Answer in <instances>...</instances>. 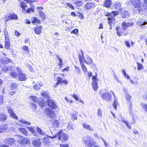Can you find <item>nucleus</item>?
<instances>
[{
    "label": "nucleus",
    "instance_id": "nucleus-1",
    "mask_svg": "<svg viewBox=\"0 0 147 147\" xmlns=\"http://www.w3.org/2000/svg\"><path fill=\"white\" fill-rule=\"evenodd\" d=\"M50 137L53 139L57 138L59 140H61L62 141H65L68 138V135L64 133L62 130H60L57 134Z\"/></svg>",
    "mask_w": 147,
    "mask_h": 147
},
{
    "label": "nucleus",
    "instance_id": "nucleus-2",
    "mask_svg": "<svg viewBox=\"0 0 147 147\" xmlns=\"http://www.w3.org/2000/svg\"><path fill=\"white\" fill-rule=\"evenodd\" d=\"M119 13V11H112L111 13L108 14V19L109 20L108 24L111 25L112 23H115V20L114 17L116 16Z\"/></svg>",
    "mask_w": 147,
    "mask_h": 147
},
{
    "label": "nucleus",
    "instance_id": "nucleus-3",
    "mask_svg": "<svg viewBox=\"0 0 147 147\" xmlns=\"http://www.w3.org/2000/svg\"><path fill=\"white\" fill-rule=\"evenodd\" d=\"M16 136L20 139L18 140V142L20 144L25 146L30 144V140L29 139L24 138L22 136L19 135H16Z\"/></svg>",
    "mask_w": 147,
    "mask_h": 147
},
{
    "label": "nucleus",
    "instance_id": "nucleus-4",
    "mask_svg": "<svg viewBox=\"0 0 147 147\" xmlns=\"http://www.w3.org/2000/svg\"><path fill=\"white\" fill-rule=\"evenodd\" d=\"M84 143L88 147H91L95 143L93 139L89 136L86 137L84 139Z\"/></svg>",
    "mask_w": 147,
    "mask_h": 147
},
{
    "label": "nucleus",
    "instance_id": "nucleus-5",
    "mask_svg": "<svg viewBox=\"0 0 147 147\" xmlns=\"http://www.w3.org/2000/svg\"><path fill=\"white\" fill-rule=\"evenodd\" d=\"M92 87L95 91H96L98 88L97 81L99 80L97 78L96 76H94L92 77Z\"/></svg>",
    "mask_w": 147,
    "mask_h": 147
},
{
    "label": "nucleus",
    "instance_id": "nucleus-6",
    "mask_svg": "<svg viewBox=\"0 0 147 147\" xmlns=\"http://www.w3.org/2000/svg\"><path fill=\"white\" fill-rule=\"evenodd\" d=\"M124 91L125 94V98L126 99L127 103L129 105V107L131 109L132 107V103L130 101V100L131 99V97L130 96L129 94L127 93V90L125 88L123 89Z\"/></svg>",
    "mask_w": 147,
    "mask_h": 147
},
{
    "label": "nucleus",
    "instance_id": "nucleus-7",
    "mask_svg": "<svg viewBox=\"0 0 147 147\" xmlns=\"http://www.w3.org/2000/svg\"><path fill=\"white\" fill-rule=\"evenodd\" d=\"M45 113L49 117L52 119L54 118L55 116L54 112L49 108H47L45 110Z\"/></svg>",
    "mask_w": 147,
    "mask_h": 147
},
{
    "label": "nucleus",
    "instance_id": "nucleus-8",
    "mask_svg": "<svg viewBox=\"0 0 147 147\" xmlns=\"http://www.w3.org/2000/svg\"><path fill=\"white\" fill-rule=\"evenodd\" d=\"M141 0H131V2L135 8H138V11L141 5Z\"/></svg>",
    "mask_w": 147,
    "mask_h": 147
},
{
    "label": "nucleus",
    "instance_id": "nucleus-9",
    "mask_svg": "<svg viewBox=\"0 0 147 147\" xmlns=\"http://www.w3.org/2000/svg\"><path fill=\"white\" fill-rule=\"evenodd\" d=\"M96 6V4L93 2L87 3L86 4L84 8L86 10H89L91 8H94Z\"/></svg>",
    "mask_w": 147,
    "mask_h": 147
},
{
    "label": "nucleus",
    "instance_id": "nucleus-10",
    "mask_svg": "<svg viewBox=\"0 0 147 147\" xmlns=\"http://www.w3.org/2000/svg\"><path fill=\"white\" fill-rule=\"evenodd\" d=\"M7 110L8 113H9L10 116L12 118L16 119L17 120L18 119V117L17 115L13 112L12 109L10 107H7Z\"/></svg>",
    "mask_w": 147,
    "mask_h": 147
},
{
    "label": "nucleus",
    "instance_id": "nucleus-11",
    "mask_svg": "<svg viewBox=\"0 0 147 147\" xmlns=\"http://www.w3.org/2000/svg\"><path fill=\"white\" fill-rule=\"evenodd\" d=\"M48 106L52 109H55L57 108V106L55 102L50 99H48L47 100Z\"/></svg>",
    "mask_w": 147,
    "mask_h": 147
},
{
    "label": "nucleus",
    "instance_id": "nucleus-12",
    "mask_svg": "<svg viewBox=\"0 0 147 147\" xmlns=\"http://www.w3.org/2000/svg\"><path fill=\"white\" fill-rule=\"evenodd\" d=\"M134 24L133 22H123L122 24V26L123 29L124 30H126L127 28L129 26H131Z\"/></svg>",
    "mask_w": 147,
    "mask_h": 147
},
{
    "label": "nucleus",
    "instance_id": "nucleus-13",
    "mask_svg": "<svg viewBox=\"0 0 147 147\" xmlns=\"http://www.w3.org/2000/svg\"><path fill=\"white\" fill-rule=\"evenodd\" d=\"M136 25L138 26H140L143 27V25H145L147 24V22L145 20L142 18L139 19L136 22Z\"/></svg>",
    "mask_w": 147,
    "mask_h": 147
},
{
    "label": "nucleus",
    "instance_id": "nucleus-14",
    "mask_svg": "<svg viewBox=\"0 0 147 147\" xmlns=\"http://www.w3.org/2000/svg\"><path fill=\"white\" fill-rule=\"evenodd\" d=\"M50 137L47 136L44 137L42 141V142L46 145H49L51 142L49 139V138H51Z\"/></svg>",
    "mask_w": 147,
    "mask_h": 147
},
{
    "label": "nucleus",
    "instance_id": "nucleus-15",
    "mask_svg": "<svg viewBox=\"0 0 147 147\" xmlns=\"http://www.w3.org/2000/svg\"><path fill=\"white\" fill-rule=\"evenodd\" d=\"M10 40L9 37H6L5 38V47L6 49H10Z\"/></svg>",
    "mask_w": 147,
    "mask_h": 147
},
{
    "label": "nucleus",
    "instance_id": "nucleus-16",
    "mask_svg": "<svg viewBox=\"0 0 147 147\" xmlns=\"http://www.w3.org/2000/svg\"><path fill=\"white\" fill-rule=\"evenodd\" d=\"M15 142V140L14 139L10 138H7L5 140V143L9 145H11L14 144Z\"/></svg>",
    "mask_w": 147,
    "mask_h": 147
},
{
    "label": "nucleus",
    "instance_id": "nucleus-17",
    "mask_svg": "<svg viewBox=\"0 0 147 147\" xmlns=\"http://www.w3.org/2000/svg\"><path fill=\"white\" fill-rule=\"evenodd\" d=\"M41 28L42 27L41 26H37L34 28L33 29L36 34H40L41 32Z\"/></svg>",
    "mask_w": 147,
    "mask_h": 147
},
{
    "label": "nucleus",
    "instance_id": "nucleus-18",
    "mask_svg": "<svg viewBox=\"0 0 147 147\" xmlns=\"http://www.w3.org/2000/svg\"><path fill=\"white\" fill-rule=\"evenodd\" d=\"M83 125L84 128L87 130H89L90 131H93L94 130V129L92 127H90V125L87 124L83 123Z\"/></svg>",
    "mask_w": 147,
    "mask_h": 147
},
{
    "label": "nucleus",
    "instance_id": "nucleus-19",
    "mask_svg": "<svg viewBox=\"0 0 147 147\" xmlns=\"http://www.w3.org/2000/svg\"><path fill=\"white\" fill-rule=\"evenodd\" d=\"M111 92L112 93L114 97V100L113 104V105L115 109L116 110L117 105L118 104L117 99L116 98L114 93L113 92Z\"/></svg>",
    "mask_w": 147,
    "mask_h": 147
},
{
    "label": "nucleus",
    "instance_id": "nucleus-20",
    "mask_svg": "<svg viewBox=\"0 0 147 147\" xmlns=\"http://www.w3.org/2000/svg\"><path fill=\"white\" fill-rule=\"evenodd\" d=\"M18 77L19 80L21 81H24L26 78L25 75L22 73H20L18 76Z\"/></svg>",
    "mask_w": 147,
    "mask_h": 147
},
{
    "label": "nucleus",
    "instance_id": "nucleus-21",
    "mask_svg": "<svg viewBox=\"0 0 147 147\" xmlns=\"http://www.w3.org/2000/svg\"><path fill=\"white\" fill-rule=\"evenodd\" d=\"M18 129V131L22 132L24 135L26 136H28L27 131L24 128L22 127L19 128Z\"/></svg>",
    "mask_w": 147,
    "mask_h": 147
},
{
    "label": "nucleus",
    "instance_id": "nucleus-22",
    "mask_svg": "<svg viewBox=\"0 0 147 147\" xmlns=\"http://www.w3.org/2000/svg\"><path fill=\"white\" fill-rule=\"evenodd\" d=\"M121 15L122 17L128 18L129 16V13L127 11H123L121 12Z\"/></svg>",
    "mask_w": 147,
    "mask_h": 147
},
{
    "label": "nucleus",
    "instance_id": "nucleus-23",
    "mask_svg": "<svg viewBox=\"0 0 147 147\" xmlns=\"http://www.w3.org/2000/svg\"><path fill=\"white\" fill-rule=\"evenodd\" d=\"M32 144L35 146L39 147L41 145V142L38 140H34L32 141Z\"/></svg>",
    "mask_w": 147,
    "mask_h": 147
},
{
    "label": "nucleus",
    "instance_id": "nucleus-24",
    "mask_svg": "<svg viewBox=\"0 0 147 147\" xmlns=\"http://www.w3.org/2000/svg\"><path fill=\"white\" fill-rule=\"evenodd\" d=\"M42 86V84L41 83H37L34 85L33 88L34 89L36 90L39 89L40 87Z\"/></svg>",
    "mask_w": 147,
    "mask_h": 147
},
{
    "label": "nucleus",
    "instance_id": "nucleus-25",
    "mask_svg": "<svg viewBox=\"0 0 147 147\" xmlns=\"http://www.w3.org/2000/svg\"><path fill=\"white\" fill-rule=\"evenodd\" d=\"M7 127L6 125H0V133L4 132Z\"/></svg>",
    "mask_w": 147,
    "mask_h": 147
},
{
    "label": "nucleus",
    "instance_id": "nucleus-26",
    "mask_svg": "<svg viewBox=\"0 0 147 147\" xmlns=\"http://www.w3.org/2000/svg\"><path fill=\"white\" fill-rule=\"evenodd\" d=\"M31 21L33 24H39L40 23V21L35 17H33L31 19Z\"/></svg>",
    "mask_w": 147,
    "mask_h": 147
},
{
    "label": "nucleus",
    "instance_id": "nucleus-27",
    "mask_svg": "<svg viewBox=\"0 0 147 147\" xmlns=\"http://www.w3.org/2000/svg\"><path fill=\"white\" fill-rule=\"evenodd\" d=\"M7 119L6 116L4 114L1 113H0V121H4Z\"/></svg>",
    "mask_w": 147,
    "mask_h": 147
},
{
    "label": "nucleus",
    "instance_id": "nucleus-28",
    "mask_svg": "<svg viewBox=\"0 0 147 147\" xmlns=\"http://www.w3.org/2000/svg\"><path fill=\"white\" fill-rule=\"evenodd\" d=\"M84 61L85 63L87 64H90L92 63V59L88 56L86 57V59H84Z\"/></svg>",
    "mask_w": 147,
    "mask_h": 147
},
{
    "label": "nucleus",
    "instance_id": "nucleus-29",
    "mask_svg": "<svg viewBox=\"0 0 147 147\" xmlns=\"http://www.w3.org/2000/svg\"><path fill=\"white\" fill-rule=\"evenodd\" d=\"M81 68L84 74H86L87 71V69L86 66L84 65L83 62L81 63H80Z\"/></svg>",
    "mask_w": 147,
    "mask_h": 147
},
{
    "label": "nucleus",
    "instance_id": "nucleus-30",
    "mask_svg": "<svg viewBox=\"0 0 147 147\" xmlns=\"http://www.w3.org/2000/svg\"><path fill=\"white\" fill-rule=\"evenodd\" d=\"M20 6L22 8L23 12L24 13V12L26 11L25 8L27 7V5H25L24 2H22L20 3Z\"/></svg>",
    "mask_w": 147,
    "mask_h": 147
},
{
    "label": "nucleus",
    "instance_id": "nucleus-31",
    "mask_svg": "<svg viewBox=\"0 0 147 147\" xmlns=\"http://www.w3.org/2000/svg\"><path fill=\"white\" fill-rule=\"evenodd\" d=\"M111 4V0H106L105 2L104 5L107 7H109Z\"/></svg>",
    "mask_w": 147,
    "mask_h": 147
},
{
    "label": "nucleus",
    "instance_id": "nucleus-32",
    "mask_svg": "<svg viewBox=\"0 0 147 147\" xmlns=\"http://www.w3.org/2000/svg\"><path fill=\"white\" fill-rule=\"evenodd\" d=\"M27 128L28 129V130L33 134V136H36V135L37 134L36 132L34 131L33 127H27Z\"/></svg>",
    "mask_w": 147,
    "mask_h": 147
},
{
    "label": "nucleus",
    "instance_id": "nucleus-33",
    "mask_svg": "<svg viewBox=\"0 0 147 147\" xmlns=\"http://www.w3.org/2000/svg\"><path fill=\"white\" fill-rule=\"evenodd\" d=\"M137 64V69L138 71L142 70L144 69V66L140 63L138 62H136Z\"/></svg>",
    "mask_w": 147,
    "mask_h": 147
},
{
    "label": "nucleus",
    "instance_id": "nucleus-34",
    "mask_svg": "<svg viewBox=\"0 0 147 147\" xmlns=\"http://www.w3.org/2000/svg\"><path fill=\"white\" fill-rule=\"evenodd\" d=\"M34 7L32 6L31 7L29 8L25 12L26 13H33L34 12Z\"/></svg>",
    "mask_w": 147,
    "mask_h": 147
},
{
    "label": "nucleus",
    "instance_id": "nucleus-35",
    "mask_svg": "<svg viewBox=\"0 0 147 147\" xmlns=\"http://www.w3.org/2000/svg\"><path fill=\"white\" fill-rule=\"evenodd\" d=\"M81 52L82 55H79L78 56V57L80 63H81L83 62V60H84V59H84V55H83V53L82 51H81Z\"/></svg>",
    "mask_w": 147,
    "mask_h": 147
},
{
    "label": "nucleus",
    "instance_id": "nucleus-36",
    "mask_svg": "<svg viewBox=\"0 0 147 147\" xmlns=\"http://www.w3.org/2000/svg\"><path fill=\"white\" fill-rule=\"evenodd\" d=\"M121 3L119 2L115 3V8L118 9H121Z\"/></svg>",
    "mask_w": 147,
    "mask_h": 147
},
{
    "label": "nucleus",
    "instance_id": "nucleus-37",
    "mask_svg": "<svg viewBox=\"0 0 147 147\" xmlns=\"http://www.w3.org/2000/svg\"><path fill=\"white\" fill-rule=\"evenodd\" d=\"M41 94L42 96L45 98H49L48 93L47 92L44 91L41 92Z\"/></svg>",
    "mask_w": 147,
    "mask_h": 147
},
{
    "label": "nucleus",
    "instance_id": "nucleus-38",
    "mask_svg": "<svg viewBox=\"0 0 147 147\" xmlns=\"http://www.w3.org/2000/svg\"><path fill=\"white\" fill-rule=\"evenodd\" d=\"M10 75L12 78H15L18 76V75L16 72H15L13 70H11L10 72Z\"/></svg>",
    "mask_w": 147,
    "mask_h": 147
},
{
    "label": "nucleus",
    "instance_id": "nucleus-39",
    "mask_svg": "<svg viewBox=\"0 0 147 147\" xmlns=\"http://www.w3.org/2000/svg\"><path fill=\"white\" fill-rule=\"evenodd\" d=\"M11 20H17L18 19V17L17 15L15 13H11L10 14Z\"/></svg>",
    "mask_w": 147,
    "mask_h": 147
},
{
    "label": "nucleus",
    "instance_id": "nucleus-40",
    "mask_svg": "<svg viewBox=\"0 0 147 147\" xmlns=\"http://www.w3.org/2000/svg\"><path fill=\"white\" fill-rule=\"evenodd\" d=\"M37 131L40 135H45V134L43 132L41 129L38 127H36Z\"/></svg>",
    "mask_w": 147,
    "mask_h": 147
},
{
    "label": "nucleus",
    "instance_id": "nucleus-41",
    "mask_svg": "<svg viewBox=\"0 0 147 147\" xmlns=\"http://www.w3.org/2000/svg\"><path fill=\"white\" fill-rule=\"evenodd\" d=\"M19 121L21 122L22 123L26 124L27 125H30L31 124V123L26 121L24 119H20L19 120Z\"/></svg>",
    "mask_w": 147,
    "mask_h": 147
},
{
    "label": "nucleus",
    "instance_id": "nucleus-42",
    "mask_svg": "<svg viewBox=\"0 0 147 147\" xmlns=\"http://www.w3.org/2000/svg\"><path fill=\"white\" fill-rule=\"evenodd\" d=\"M12 67L11 66H5L3 67L2 70L4 72H6L8 70H10L12 69Z\"/></svg>",
    "mask_w": 147,
    "mask_h": 147
},
{
    "label": "nucleus",
    "instance_id": "nucleus-43",
    "mask_svg": "<svg viewBox=\"0 0 147 147\" xmlns=\"http://www.w3.org/2000/svg\"><path fill=\"white\" fill-rule=\"evenodd\" d=\"M116 29L117 35L119 36H121L123 34V33L121 32V30L119 29V27H117L116 28Z\"/></svg>",
    "mask_w": 147,
    "mask_h": 147
},
{
    "label": "nucleus",
    "instance_id": "nucleus-44",
    "mask_svg": "<svg viewBox=\"0 0 147 147\" xmlns=\"http://www.w3.org/2000/svg\"><path fill=\"white\" fill-rule=\"evenodd\" d=\"M29 98L30 99H31L32 101L35 102H37L38 101V98L35 96H30L29 97Z\"/></svg>",
    "mask_w": 147,
    "mask_h": 147
},
{
    "label": "nucleus",
    "instance_id": "nucleus-45",
    "mask_svg": "<svg viewBox=\"0 0 147 147\" xmlns=\"http://www.w3.org/2000/svg\"><path fill=\"white\" fill-rule=\"evenodd\" d=\"M22 49L26 54H28L29 53V48L28 47L26 46H24L22 47Z\"/></svg>",
    "mask_w": 147,
    "mask_h": 147
},
{
    "label": "nucleus",
    "instance_id": "nucleus-46",
    "mask_svg": "<svg viewBox=\"0 0 147 147\" xmlns=\"http://www.w3.org/2000/svg\"><path fill=\"white\" fill-rule=\"evenodd\" d=\"M40 15L42 19L44 20L45 18V13L41 11H40L39 12Z\"/></svg>",
    "mask_w": 147,
    "mask_h": 147
},
{
    "label": "nucleus",
    "instance_id": "nucleus-47",
    "mask_svg": "<svg viewBox=\"0 0 147 147\" xmlns=\"http://www.w3.org/2000/svg\"><path fill=\"white\" fill-rule=\"evenodd\" d=\"M107 93H108V92L104 93L101 96L102 98H103L105 100H107V98H108Z\"/></svg>",
    "mask_w": 147,
    "mask_h": 147
},
{
    "label": "nucleus",
    "instance_id": "nucleus-48",
    "mask_svg": "<svg viewBox=\"0 0 147 147\" xmlns=\"http://www.w3.org/2000/svg\"><path fill=\"white\" fill-rule=\"evenodd\" d=\"M53 126L54 127H59V123L57 121H54L53 124Z\"/></svg>",
    "mask_w": 147,
    "mask_h": 147
},
{
    "label": "nucleus",
    "instance_id": "nucleus-49",
    "mask_svg": "<svg viewBox=\"0 0 147 147\" xmlns=\"http://www.w3.org/2000/svg\"><path fill=\"white\" fill-rule=\"evenodd\" d=\"M17 84L15 83H13L11 84V89L13 90L16 89L17 87Z\"/></svg>",
    "mask_w": 147,
    "mask_h": 147
},
{
    "label": "nucleus",
    "instance_id": "nucleus-50",
    "mask_svg": "<svg viewBox=\"0 0 147 147\" xmlns=\"http://www.w3.org/2000/svg\"><path fill=\"white\" fill-rule=\"evenodd\" d=\"M10 61V59L7 58L3 59L2 61V63H7Z\"/></svg>",
    "mask_w": 147,
    "mask_h": 147
},
{
    "label": "nucleus",
    "instance_id": "nucleus-51",
    "mask_svg": "<svg viewBox=\"0 0 147 147\" xmlns=\"http://www.w3.org/2000/svg\"><path fill=\"white\" fill-rule=\"evenodd\" d=\"M75 4L78 6H80L82 5V1H77L75 2Z\"/></svg>",
    "mask_w": 147,
    "mask_h": 147
},
{
    "label": "nucleus",
    "instance_id": "nucleus-52",
    "mask_svg": "<svg viewBox=\"0 0 147 147\" xmlns=\"http://www.w3.org/2000/svg\"><path fill=\"white\" fill-rule=\"evenodd\" d=\"M141 106L142 108L146 111H147V105L144 103H142Z\"/></svg>",
    "mask_w": 147,
    "mask_h": 147
},
{
    "label": "nucleus",
    "instance_id": "nucleus-53",
    "mask_svg": "<svg viewBox=\"0 0 147 147\" xmlns=\"http://www.w3.org/2000/svg\"><path fill=\"white\" fill-rule=\"evenodd\" d=\"M78 30L77 29H75L73 30L71 32V34H78Z\"/></svg>",
    "mask_w": 147,
    "mask_h": 147
},
{
    "label": "nucleus",
    "instance_id": "nucleus-54",
    "mask_svg": "<svg viewBox=\"0 0 147 147\" xmlns=\"http://www.w3.org/2000/svg\"><path fill=\"white\" fill-rule=\"evenodd\" d=\"M57 80L58 83L60 84L62 82L63 80L61 78L59 77H57Z\"/></svg>",
    "mask_w": 147,
    "mask_h": 147
},
{
    "label": "nucleus",
    "instance_id": "nucleus-55",
    "mask_svg": "<svg viewBox=\"0 0 147 147\" xmlns=\"http://www.w3.org/2000/svg\"><path fill=\"white\" fill-rule=\"evenodd\" d=\"M32 108L34 111H35L36 109V104L34 103H32L31 104Z\"/></svg>",
    "mask_w": 147,
    "mask_h": 147
},
{
    "label": "nucleus",
    "instance_id": "nucleus-56",
    "mask_svg": "<svg viewBox=\"0 0 147 147\" xmlns=\"http://www.w3.org/2000/svg\"><path fill=\"white\" fill-rule=\"evenodd\" d=\"M102 112L101 110L100 109H98V116L100 117H102Z\"/></svg>",
    "mask_w": 147,
    "mask_h": 147
},
{
    "label": "nucleus",
    "instance_id": "nucleus-57",
    "mask_svg": "<svg viewBox=\"0 0 147 147\" xmlns=\"http://www.w3.org/2000/svg\"><path fill=\"white\" fill-rule=\"evenodd\" d=\"M4 34L5 36V38H6V37H9L8 35V34L7 32L5 29V30L4 31Z\"/></svg>",
    "mask_w": 147,
    "mask_h": 147
},
{
    "label": "nucleus",
    "instance_id": "nucleus-58",
    "mask_svg": "<svg viewBox=\"0 0 147 147\" xmlns=\"http://www.w3.org/2000/svg\"><path fill=\"white\" fill-rule=\"evenodd\" d=\"M11 20L10 14L8 16L6 17L5 22H8L9 20Z\"/></svg>",
    "mask_w": 147,
    "mask_h": 147
},
{
    "label": "nucleus",
    "instance_id": "nucleus-59",
    "mask_svg": "<svg viewBox=\"0 0 147 147\" xmlns=\"http://www.w3.org/2000/svg\"><path fill=\"white\" fill-rule=\"evenodd\" d=\"M101 139L104 142V145L105 147H108L109 146V144L105 141L103 139L101 138Z\"/></svg>",
    "mask_w": 147,
    "mask_h": 147
},
{
    "label": "nucleus",
    "instance_id": "nucleus-60",
    "mask_svg": "<svg viewBox=\"0 0 147 147\" xmlns=\"http://www.w3.org/2000/svg\"><path fill=\"white\" fill-rule=\"evenodd\" d=\"M71 96L75 99L77 101L78 100L79 98L77 95L75 94H73Z\"/></svg>",
    "mask_w": 147,
    "mask_h": 147
},
{
    "label": "nucleus",
    "instance_id": "nucleus-61",
    "mask_svg": "<svg viewBox=\"0 0 147 147\" xmlns=\"http://www.w3.org/2000/svg\"><path fill=\"white\" fill-rule=\"evenodd\" d=\"M67 128L69 129H72L73 130L74 129L72 127V124L69 123L67 127Z\"/></svg>",
    "mask_w": 147,
    "mask_h": 147
},
{
    "label": "nucleus",
    "instance_id": "nucleus-62",
    "mask_svg": "<svg viewBox=\"0 0 147 147\" xmlns=\"http://www.w3.org/2000/svg\"><path fill=\"white\" fill-rule=\"evenodd\" d=\"M107 95H108V98L107 100H111V98H112V96L111 95V94L109 93V92H108L107 93Z\"/></svg>",
    "mask_w": 147,
    "mask_h": 147
},
{
    "label": "nucleus",
    "instance_id": "nucleus-63",
    "mask_svg": "<svg viewBox=\"0 0 147 147\" xmlns=\"http://www.w3.org/2000/svg\"><path fill=\"white\" fill-rule=\"evenodd\" d=\"M15 35L17 37H18L20 35V33L17 31L15 30L14 32Z\"/></svg>",
    "mask_w": 147,
    "mask_h": 147
},
{
    "label": "nucleus",
    "instance_id": "nucleus-64",
    "mask_svg": "<svg viewBox=\"0 0 147 147\" xmlns=\"http://www.w3.org/2000/svg\"><path fill=\"white\" fill-rule=\"evenodd\" d=\"M142 97L144 99H147V92L144 93L142 95Z\"/></svg>",
    "mask_w": 147,
    "mask_h": 147
}]
</instances>
